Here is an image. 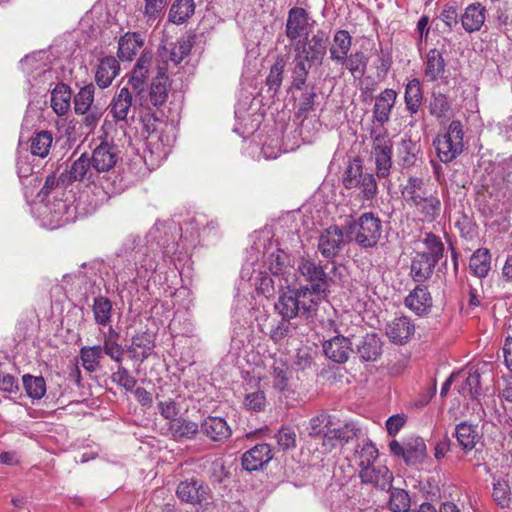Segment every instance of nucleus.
I'll list each match as a JSON object with an SVG mask.
<instances>
[{
  "label": "nucleus",
  "mask_w": 512,
  "mask_h": 512,
  "mask_svg": "<svg viewBox=\"0 0 512 512\" xmlns=\"http://www.w3.org/2000/svg\"><path fill=\"white\" fill-rule=\"evenodd\" d=\"M319 298L312 297L306 288L284 287L280 284L275 310L284 318L294 319L298 316L308 318L316 312Z\"/></svg>",
  "instance_id": "nucleus-1"
},
{
  "label": "nucleus",
  "mask_w": 512,
  "mask_h": 512,
  "mask_svg": "<svg viewBox=\"0 0 512 512\" xmlns=\"http://www.w3.org/2000/svg\"><path fill=\"white\" fill-rule=\"evenodd\" d=\"M344 224L347 237L362 249L376 247L381 239L382 221L373 212H365L358 219H349Z\"/></svg>",
  "instance_id": "nucleus-2"
},
{
  "label": "nucleus",
  "mask_w": 512,
  "mask_h": 512,
  "mask_svg": "<svg viewBox=\"0 0 512 512\" xmlns=\"http://www.w3.org/2000/svg\"><path fill=\"white\" fill-rule=\"evenodd\" d=\"M297 272L308 285L301 286L306 288L312 297H326L330 292L332 279L325 271V266L321 261L311 257H302L297 266Z\"/></svg>",
  "instance_id": "nucleus-3"
},
{
  "label": "nucleus",
  "mask_w": 512,
  "mask_h": 512,
  "mask_svg": "<svg viewBox=\"0 0 512 512\" xmlns=\"http://www.w3.org/2000/svg\"><path fill=\"white\" fill-rule=\"evenodd\" d=\"M463 125L459 120H453L447 131L439 134L433 141L437 156L443 163H449L463 152Z\"/></svg>",
  "instance_id": "nucleus-4"
},
{
  "label": "nucleus",
  "mask_w": 512,
  "mask_h": 512,
  "mask_svg": "<svg viewBox=\"0 0 512 512\" xmlns=\"http://www.w3.org/2000/svg\"><path fill=\"white\" fill-rule=\"evenodd\" d=\"M343 185L346 189L358 188L362 200H372L378 194V185L373 174L364 172L361 160L350 162L343 175Z\"/></svg>",
  "instance_id": "nucleus-5"
},
{
  "label": "nucleus",
  "mask_w": 512,
  "mask_h": 512,
  "mask_svg": "<svg viewBox=\"0 0 512 512\" xmlns=\"http://www.w3.org/2000/svg\"><path fill=\"white\" fill-rule=\"evenodd\" d=\"M350 242L345 231V224L342 227L331 225L320 233L317 248L326 260L331 261L340 256Z\"/></svg>",
  "instance_id": "nucleus-6"
},
{
  "label": "nucleus",
  "mask_w": 512,
  "mask_h": 512,
  "mask_svg": "<svg viewBox=\"0 0 512 512\" xmlns=\"http://www.w3.org/2000/svg\"><path fill=\"white\" fill-rule=\"evenodd\" d=\"M392 148V141L386 134H378L373 139L371 154L375 160L376 174L379 178H386L390 175Z\"/></svg>",
  "instance_id": "nucleus-7"
},
{
  "label": "nucleus",
  "mask_w": 512,
  "mask_h": 512,
  "mask_svg": "<svg viewBox=\"0 0 512 512\" xmlns=\"http://www.w3.org/2000/svg\"><path fill=\"white\" fill-rule=\"evenodd\" d=\"M328 39L325 31L318 30L311 38L306 36L295 42L294 51L301 53L309 60L321 63L327 51Z\"/></svg>",
  "instance_id": "nucleus-8"
},
{
  "label": "nucleus",
  "mask_w": 512,
  "mask_h": 512,
  "mask_svg": "<svg viewBox=\"0 0 512 512\" xmlns=\"http://www.w3.org/2000/svg\"><path fill=\"white\" fill-rule=\"evenodd\" d=\"M308 12L302 7H293L288 11L286 21V36L294 42L309 35V30L313 26Z\"/></svg>",
  "instance_id": "nucleus-9"
},
{
  "label": "nucleus",
  "mask_w": 512,
  "mask_h": 512,
  "mask_svg": "<svg viewBox=\"0 0 512 512\" xmlns=\"http://www.w3.org/2000/svg\"><path fill=\"white\" fill-rule=\"evenodd\" d=\"M97 177L112 170L119 160L118 148L108 142L100 143L89 156Z\"/></svg>",
  "instance_id": "nucleus-10"
},
{
  "label": "nucleus",
  "mask_w": 512,
  "mask_h": 512,
  "mask_svg": "<svg viewBox=\"0 0 512 512\" xmlns=\"http://www.w3.org/2000/svg\"><path fill=\"white\" fill-rule=\"evenodd\" d=\"M63 173L69 184L76 181L94 183L98 178L87 153H83Z\"/></svg>",
  "instance_id": "nucleus-11"
},
{
  "label": "nucleus",
  "mask_w": 512,
  "mask_h": 512,
  "mask_svg": "<svg viewBox=\"0 0 512 512\" xmlns=\"http://www.w3.org/2000/svg\"><path fill=\"white\" fill-rule=\"evenodd\" d=\"M209 488L198 479H186L181 481L176 490L178 498L189 504H199L208 495Z\"/></svg>",
  "instance_id": "nucleus-12"
},
{
  "label": "nucleus",
  "mask_w": 512,
  "mask_h": 512,
  "mask_svg": "<svg viewBox=\"0 0 512 512\" xmlns=\"http://www.w3.org/2000/svg\"><path fill=\"white\" fill-rule=\"evenodd\" d=\"M146 104H140L139 107L151 111L153 107L162 106L168 98V77L164 73L153 79L150 88L145 94Z\"/></svg>",
  "instance_id": "nucleus-13"
},
{
  "label": "nucleus",
  "mask_w": 512,
  "mask_h": 512,
  "mask_svg": "<svg viewBox=\"0 0 512 512\" xmlns=\"http://www.w3.org/2000/svg\"><path fill=\"white\" fill-rule=\"evenodd\" d=\"M359 477L364 484H372L381 490L390 488L393 481V474L386 466L369 465L359 471Z\"/></svg>",
  "instance_id": "nucleus-14"
},
{
  "label": "nucleus",
  "mask_w": 512,
  "mask_h": 512,
  "mask_svg": "<svg viewBox=\"0 0 512 512\" xmlns=\"http://www.w3.org/2000/svg\"><path fill=\"white\" fill-rule=\"evenodd\" d=\"M323 351L327 358L335 363H345L351 354L352 343L349 338L342 335L335 336L323 344Z\"/></svg>",
  "instance_id": "nucleus-15"
},
{
  "label": "nucleus",
  "mask_w": 512,
  "mask_h": 512,
  "mask_svg": "<svg viewBox=\"0 0 512 512\" xmlns=\"http://www.w3.org/2000/svg\"><path fill=\"white\" fill-rule=\"evenodd\" d=\"M200 432L214 442H224L232 434L227 421L222 417L208 416L200 426Z\"/></svg>",
  "instance_id": "nucleus-16"
},
{
  "label": "nucleus",
  "mask_w": 512,
  "mask_h": 512,
  "mask_svg": "<svg viewBox=\"0 0 512 512\" xmlns=\"http://www.w3.org/2000/svg\"><path fill=\"white\" fill-rule=\"evenodd\" d=\"M272 459L271 448L268 444H257L242 456V466L247 471L262 469Z\"/></svg>",
  "instance_id": "nucleus-17"
},
{
  "label": "nucleus",
  "mask_w": 512,
  "mask_h": 512,
  "mask_svg": "<svg viewBox=\"0 0 512 512\" xmlns=\"http://www.w3.org/2000/svg\"><path fill=\"white\" fill-rule=\"evenodd\" d=\"M412 207L422 222L431 223L435 221L441 212L442 203L437 193H429Z\"/></svg>",
  "instance_id": "nucleus-18"
},
{
  "label": "nucleus",
  "mask_w": 512,
  "mask_h": 512,
  "mask_svg": "<svg viewBox=\"0 0 512 512\" xmlns=\"http://www.w3.org/2000/svg\"><path fill=\"white\" fill-rule=\"evenodd\" d=\"M454 435L458 445L465 454L471 452L482 438L478 426L465 421L456 425Z\"/></svg>",
  "instance_id": "nucleus-19"
},
{
  "label": "nucleus",
  "mask_w": 512,
  "mask_h": 512,
  "mask_svg": "<svg viewBox=\"0 0 512 512\" xmlns=\"http://www.w3.org/2000/svg\"><path fill=\"white\" fill-rule=\"evenodd\" d=\"M415 326L406 316L395 318L386 328L388 338L395 344L406 343L414 334Z\"/></svg>",
  "instance_id": "nucleus-20"
},
{
  "label": "nucleus",
  "mask_w": 512,
  "mask_h": 512,
  "mask_svg": "<svg viewBox=\"0 0 512 512\" xmlns=\"http://www.w3.org/2000/svg\"><path fill=\"white\" fill-rule=\"evenodd\" d=\"M119 71L120 65L115 57L107 56L100 59L95 72L96 84L102 89L109 87L119 74Z\"/></svg>",
  "instance_id": "nucleus-21"
},
{
  "label": "nucleus",
  "mask_w": 512,
  "mask_h": 512,
  "mask_svg": "<svg viewBox=\"0 0 512 512\" xmlns=\"http://www.w3.org/2000/svg\"><path fill=\"white\" fill-rule=\"evenodd\" d=\"M405 305L415 314H427L432 307V298L425 286H417L405 298Z\"/></svg>",
  "instance_id": "nucleus-22"
},
{
  "label": "nucleus",
  "mask_w": 512,
  "mask_h": 512,
  "mask_svg": "<svg viewBox=\"0 0 512 512\" xmlns=\"http://www.w3.org/2000/svg\"><path fill=\"white\" fill-rule=\"evenodd\" d=\"M396 99L397 93L393 89H385L376 98L373 108V117L381 125H384L389 121Z\"/></svg>",
  "instance_id": "nucleus-23"
},
{
  "label": "nucleus",
  "mask_w": 512,
  "mask_h": 512,
  "mask_svg": "<svg viewBox=\"0 0 512 512\" xmlns=\"http://www.w3.org/2000/svg\"><path fill=\"white\" fill-rule=\"evenodd\" d=\"M155 347V340L152 334L143 332L132 337L128 352L131 358L143 362L146 360Z\"/></svg>",
  "instance_id": "nucleus-24"
},
{
  "label": "nucleus",
  "mask_w": 512,
  "mask_h": 512,
  "mask_svg": "<svg viewBox=\"0 0 512 512\" xmlns=\"http://www.w3.org/2000/svg\"><path fill=\"white\" fill-rule=\"evenodd\" d=\"M134 108V98L128 87H123L115 94L110 104V113L116 121L125 120L131 108Z\"/></svg>",
  "instance_id": "nucleus-25"
},
{
  "label": "nucleus",
  "mask_w": 512,
  "mask_h": 512,
  "mask_svg": "<svg viewBox=\"0 0 512 512\" xmlns=\"http://www.w3.org/2000/svg\"><path fill=\"white\" fill-rule=\"evenodd\" d=\"M144 39L140 33L127 32L118 42V56L121 60L131 61L142 48Z\"/></svg>",
  "instance_id": "nucleus-26"
},
{
  "label": "nucleus",
  "mask_w": 512,
  "mask_h": 512,
  "mask_svg": "<svg viewBox=\"0 0 512 512\" xmlns=\"http://www.w3.org/2000/svg\"><path fill=\"white\" fill-rule=\"evenodd\" d=\"M486 9L480 3L470 4L461 16L462 27L472 33L479 31L485 22Z\"/></svg>",
  "instance_id": "nucleus-27"
},
{
  "label": "nucleus",
  "mask_w": 512,
  "mask_h": 512,
  "mask_svg": "<svg viewBox=\"0 0 512 512\" xmlns=\"http://www.w3.org/2000/svg\"><path fill=\"white\" fill-rule=\"evenodd\" d=\"M356 347L363 361H376L382 353V342L375 333L366 334Z\"/></svg>",
  "instance_id": "nucleus-28"
},
{
  "label": "nucleus",
  "mask_w": 512,
  "mask_h": 512,
  "mask_svg": "<svg viewBox=\"0 0 512 512\" xmlns=\"http://www.w3.org/2000/svg\"><path fill=\"white\" fill-rule=\"evenodd\" d=\"M72 91L65 83H58L51 92V107L58 116H64L71 107Z\"/></svg>",
  "instance_id": "nucleus-29"
},
{
  "label": "nucleus",
  "mask_w": 512,
  "mask_h": 512,
  "mask_svg": "<svg viewBox=\"0 0 512 512\" xmlns=\"http://www.w3.org/2000/svg\"><path fill=\"white\" fill-rule=\"evenodd\" d=\"M436 264L425 253L417 252L411 262L410 274L415 282L423 283L431 278Z\"/></svg>",
  "instance_id": "nucleus-30"
},
{
  "label": "nucleus",
  "mask_w": 512,
  "mask_h": 512,
  "mask_svg": "<svg viewBox=\"0 0 512 512\" xmlns=\"http://www.w3.org/2000/svg\"><path fill=\"white\" fill-rule=\"evenodd\" d=\"M352 46V37L346 30H338L333 38V44L330 47V58L341 65L344 64L348 52Z\"/></svg>",
  "instance_id": "nucleus-31"
},
{
  "label": "nucleus",
  "mask_w": 512,
  "mask_h": 512,
  "mask_svg": "<svg viewBox=\"0 0 512 512\" xmlns=\"http://www.w3.org/2000/svg\"><path fill=\"white\" fill-rule=\"evenodd\" d=\"M426 456V444L421 437H410L405 441L404 461L407 465L421 464Z\"/></svg>",
  "instance_id": "nucleus-32"
},
{
  "label": "nucleus",
  "mask_w": 512,
  "mask_h": 512,
  "mask_svg": "<svg viewBox=\"0 0 512 512\" xmlns=\"http://www.w3.org/2000/svg\"><path fill=\"white\" fill-rule=\"evenodd\" d=\"M273 385L281 392L289 390V381L291 371L289 369L288 360L284 357L274 358L272 364Z\"/></svg>",
  "instance_id": "nucleus-33"
},
{
  "label": "nucleus",
  "mask_w": 512,
  "mask_h": 512,
  "mask_svg": "<svg viewBox=\"0 0 512 512\" xmlns=\"http://www.w3.org/2000/svg\"><path fill=\"white\" fill-rule=\"evenodd\" d=\"M401 193L410 207L429 194L423 179L419 177H409Z\"/></svg>",
  "instance_id": "nucleus-34"
},
{
  "label": "nucleus",
  "mask_w": 512,
  "mask_h": 512,
  "mask_svg": "<svg viewBox=\"0 0 512 512\" xmlns=\"http://www.w3.org/2000/svg\"><path fill=\"white\" fill-rule=\"evenodd\" d=\"M404 100L406 110L411 114H416L423 102V92L420 81L416 78L410 80L405 86Z\"/></svg>",
  "instance_id": "nucleus-35"
},
{
  "label": "nucleus",
  "mask_w": 512,
  "mask_h": 512,
  "mask_svg": "<svg viewBox=\"0 0 512 512\" xmlns=\"http://www.w3.org/2000/svg\"><path fill=\"white\" fill-rule=\"evenodd\" d=\"M170 432L176 441L193 439L200 432L197 423L184 418H178L170 422Z\"/></svg>",
  "instance_id": "nucleus-36"
},
{
  "label": "nucleus",
  "mask_w": 512,
  "mask_h": 512,
  "mask_svg": "<svg viewBox=\"0 0 512 512\" xmlns=\"http://www.w3.org/2000/svg\"><path fill=\"white\" fill-rule=\"evenodd\" d=\"M445 61L442 53L437 49H431L426 56L425 77L429 81H435L441 77L445 71Z\"/></svg>",
  "instance_id": "nucleus-37"
},
{
  "label": "nucleus",
  "mask_w": 512,
  "mask_h": 512,
  "mask_svg": "<svg viewBox=\"0 0 512 512\" xmlns=\"http://www.w3.org/2000/svg\"><path fill=\"white\" fill-rule=\"evenodd\" d=\"M195 12L194 0H175L169 10L168 19L173 24H183Z\"/></svg>",
  "instance_id": "nucleus-38"
},
{
  "label": "nucleus",
  "mask_w": 512,
  "mask_h": 512,
  "mask_svg": "<svg viewBox=\"0 0 512 512\" xmlns=\"http://www.w3.org/2000/svg\"><path fill=\"white\" fill-rule=\"evenodd\" d=\"M469 267L475 276L479 278L486 277L491 268V256L489 250L486 248H479L476 250L470 258Z\"/></svg>",
  "instance_id": "nucleus-39"
},
{
  "label": "nucleus",
  "mask_w": 512,
  "mask_h": 512,
  "mask_svg": "<svg viewBox=\"0 0 512 512\" xmlns=\"http://www.w3.org/2000/svg\"><path fill=\"white\" fill-rule=\"evenodd\" d=\"M314 61L309 60V58H306V56L302 55L301 53L295 52V56L293 59V70H292V77H293V86L297 90H302L306 79L309 73V69L311 67V63Z\"/></svg>",
  "instance_id": "nucleus-40"
},
{
  "label": "nucleus",
  "mask_w": 512,
  "mask_h": 512,
  "mask_svg": "<svg viewBox=\"0 0 512 512\" xmlns=\"http://www.w3.org/2000/svg\"><path fill=\"white\" fill-rule=\"evenodd\" d=\"M53 142L52 133L42 130L30 139V151L32 155L45 158L50 151Z\"/></svg>",
  "instance_id": "nucleus-41"
},
{
  "label": "nucleus",
  "mask_w": 512,
  "mask_h": 512,
  "mask_svg": "<svg viewBox=\"0 0 512 512\" xmlns=\"http://www.w3.org/2000/svg\"><path fill=\"white\" fill-rule=\"evenodd\" d=\"M93 314L95 322L101 326H106L111 322L112 302L103 296L94 299Z\"/></svg>",
  "instance_id": "nucleus-42"
},
{
  "label": "nucleus",
  "mask_w": 512,
  "mask_h": 512,
  "mask_svg": "<svg viewBox=\"0 0 512 512\" xmlns=\"http://www.w3.org/2000/svg\"><path fill=\"white\" fill-rule=\"evenodd\" d=\"M390 491L388 507L392 512H410L411 499L407 491L401 488H387Z\"/></svg>",
  "instance_id": "nucleus-43"
},
{
  "label": "nucleus",
  "mask_w": 512,
  "mask_h": 512,
  "mask_svg": "<svg viewBox=\"0 0 512 512\" xmlns=\"http://www.w3.org/2000/svg\"><path fill=\"white\" fill-rule=\"evenodd\" d=\"M95 87L89 83L74 96V110L77 114H86L94 101Z\"/></svg>",
  "instance_id": "nucleus-44"
},
{
  "label": "nucleus",
  "mask_w": 512,
  "mask_h": 512,
  "mask_svg": "<svg viewBox=\"0 0 512 512\" xmlns=\"http://www.w3.org/2000/svg\"><path fill=\"white\" fill-rule=\"evenodd\" d=\"M430 114L438 119L448 117L451 112V103L445 94L433 92L429 104Z\"/></svg>",
  "instance_id": "nucleus-45"
},
{
  "label": "nucleus",
  "mask_w": 512,
  "mask_h": 512,
  "mask_svg": "<svg viewBox=\"0 0 512 512\" xmlns=\"http://www.w3.org/2000/svg\"><path fill=\"white\" fill-rule=\"evenodd\" d=\"M147 77L148 76H140L132 73L128 81V85L130 86L128 88L134 98V109L140 106V104H146L145 94L148 90L146 85Z\"/></svg>",
  "instance_id": "nucleus-46"
},
{
  "label": "nucleus",
  "mask_w": 512,
  "mask_h": 512,
  "mask_svg": "<svg viewBox=\"0 0 512 512\" xmlns=\"http://www.w3.org/2000/svg\"><path fill=\"white\" fill-rule=\"evenodd\" d=\"M23 386L30 398L41 399L46 393V382L42 376L26 374L22 378Z\"/></svg>",
  "instance_id": "nucleus-47"
},
{
  "label": "nucleus",
  "mask_w": 512,
  "mask_h": 512,
  "mask_svg": "<svg viewBox=\"0 0 512 512\" xmlns=\"http://www.w3.org/2000/svg\"><path fill=\"white\" fill-rule=\"evenodd\" d=\"M291 320L292 319L282 317V319L272 327L269 336L274 343H280L284 339L295 335L297 326L291 322Z\"/></svg>",
  "instance_id": "nucleus-48"
},
{
  "label": "nucleus",
  "mask_w": 512,
  "mask_h": 512,
  "mask_svg": "<svg viewBox=\"0 0 512 512\" xmlns=\"http://www.w3.org/2000/svg\"><path fill=\"white\" fill-rule=\"evenodd\" d=\"M80 357L83 367L89 372H94L99 367L102 358V346L83 347L80 350Z\"/></svg>",
  "instance_id": "nucleus-49"
},
{
  "label": "nucleus",
  "mask_w": 512,
  "mask_h": 512,
  "mask_svg": "<svg viewBox=\"0 0 512 512\" xmlns=\"http://www.w3.org/2000/svg\"><path fill=\"white\" fill-rule=\"evenodd\" d=\"M193 47V42L190 37H181L175 43L171 44L169 50V59L174 64H179L181 61L189 55Z\"/></svg>",
  "instance_id": "nucleus-50"
},
{
  "label": "nucleus",
  "mask_w": 512,
  "mask_h": 512,
  "mask_svg": "<svg viewBox=\"0 0 512 512\" xmlns=\"http://www.w3.org/2000/svg\"><path fill=\"white\" fill-rule=\"evenodd\" d=\"M424 245L426 250L422 253H425L430 260H434V263L437 264L443 257L445 249L441 239L432 233H428L424 239Z\"/></svg>",
  "instance_id": "nucleus-51"
},
{
  "label": "nucleus",
  "mask_w": 512,
  "mask_h": 512,
  "mask_svg": "<svg viewBox=\"0 0 512 512\" xmlns=\"http://www.w3.org/2000/svg\"><path fill=\"white\" fill-rule=\"evenodd\" d=\"M17 174L22 185L26 188L29 186L37 187L40 184L38 175L33 173V167L26 160H18Z\"/></svg>",
  "instance_id": "nucleus-52"
},
{
  "label": "nucleus",
  "mask_w": 512,
  "mask_h": 512,
  "mask_svg": "<svg viewBox=\"0 0 512 512\" xmlns=\"http://www.w3.org/2000/svg\"><path fill=\"white\" fill-rule=\"evenodd\" d=\"M343 65L354 77H362L365 74L367 59L362 52H355L350 56L347 55Z\"/></svg>",
  "instance_id": "nucleus-53"
},
{
  "label": "nucleus",
  "mask_w": 512,
  "mask_h": 512,
  "mask_svg": "<svg viewBox=\"0 0 512 512\" xmlns=\"http://www.w3.org/2000/svg\"><path fill=\"white\" fill-rule=\"evenodd\" d=\"M493 498L502 508H509L512 505L510 498L511 490L508 483L504 480H497L493 484Z\"/></svg>",
  "instance_id": "nucleus-54"
},
{
  "label": "nucleus",
  "mask_w": 512,
  "mask_h": 512,
  "mask_svg": "<svg viewBox=\"0 0 512 512\" xmlns=\"http://www.w3.org/2000/svg\"><path fill=\"white\" fill-rule=\"evenodd\" d=\"M479 385H480V374L477 370H470L468 375L465 377L464 383L461 386H458V392L463 396L470 395L475 398L479 395Z\"/></svg>",
  "instance_id": "nucleus-55"
},
{
  "label": "nucleus",
  "mask_w": 512,
  "mask_h": 512,
  "mask_svg": "<svg viewBox=\"0 0 512 512\" xmlns=\"http://www.w3.org/2000/svg\"><path fill=\"white\" fill-rule=\"evenodd\" d=\"M111 379L114 383L123 387L126 391L132 392L137 384V380L132 376L129 371L122 365L112 373Z\"/></svg>",
  "instance_id": "nucleus-56"
},
{
  "label": "nucleus",
  "mask_w": 512,
  "mask_h": 512,
  "mask_svg": "<svg viewBox=\"0 0 512 512\" xmlns=\"http://www.w3.org/2000/svg\"><path fill=\"white\" fill-rule=\"evenodd\" d=\"M269 270L275 277L284 276L286 271L289 270L287 264V256L283 251L272 253L269 258Z\"/></svg>",
  "instance_id": "nucleus-57"
},
{
  "label": "nucleus",
  "mask_w": 512,
  "mask_h": 512,
  "mask_svg": "<svg viewBox=\"0 0 512 512\" xmlns=\"http://www.w3.org/2000/svg\"><path fill=\"white\" fill-rule=\"evenodd\" d=\"M358 453L359 458V466L362 469L363 467H368L369 465H373L374 461L378 457V449L375 447V445L370 441L367 440L364 442L360 448Z\"/></svg>",
  "instance_id": "nucleus-58"
},
{
  "label": "nucleus",
  "mask_w": 512,
  "mask_h": 512,
  "mask_svg": "<svg viewBox=\"0 0 512 512\" xmlns=\"http://www.w3.org/2000/svg\"><path fill=\"white\" fill-rule=\"evenodd\" d=\"M351 432L352 430H349L347 425L344 428L339 429L327 428V431L324 432L323 445H329L330 447H333V440L348 442L349 439L352 437Z\"/></svg>",
  "instance_id": "nucleus-59"
},
{
  "label": "nucleus",
  "mask_w": 512,
  "mask_h": 512,
  "mask_svg": "<svg viewBox=\"0 0 512 512\" xmlns=\"http://www.w3.org/2000/svg\"><path fill=\"white\" fill-rule=\"evenodd\" d=\"M329 418L330 417L325 413H321L311 418L309 426L307 427L309 436L317 437L322 433L324 434V428H328V425L330 424Z\"/></svg>",
  "instance_id": "nucleus-60"
},
{
  "label": "nucleus",
  "mask_w": 512,
  "mask_h": 512,
  "mask_svg": "<svg viewBox=\"0 0 512 512\" xmlns=\"http://www.w3.org/2000/svg\"><path fill=\"white\" fill-rule=\"evenodd\" d=\"M69 185L67 179H64V173L62 172L57 178L55 174L47 176L45 183L40 191V195L48 196L53 190L64 189Z\"/></svg>",
  "instance_id": "nucleus-61"
},
{
  "label": "nucleus",
  "mask_w": 512,
  "mask_h": 512,
  "mask_svg": "<svg viewBox=\"0 0 512 512\" xmlns=\"http://www.w3.org/2000/svg\"><path fill=\"white\" fill-rule=\"evenodd\" d=\"M167 4V0H145L144 16L147 21L159 18Z\"/></svg>",
  "instance_id": "nucleus-62"
},
{
  "label": "nucleus",
  "mask_w": 512,
  "mask_h": 512,
  "mask_svg": "<svg viewBox=\"0 0 512 512\" xmlns=\"http://www.w3.org/2000/svg\"><path fill=\"white\" fill-rule=\"evenodd\" d=\"M158 410L160 414L165 419L170 420V422L177 420L180 413L179 405L173 399L159 401Z\"/></svg>",
  "instance_id": "nucleus-63"
},
{
  "label": "nucleus",
  "mask_w": 512,
  "mask_h": 512,
  "mask_svg": "<svg viewBox=\"0 0 512 512\" xmlns=\"http://www.w3.org/2000/svg\"><path fill=\"white\" fill-rule=\"evenodd\" d=\"M266 397L263 391L248 393L244 399V405L253 411L259 412L265 408Z\"/></svg>",
  "instance_id": "nucleus-64"
}]
</instances>
